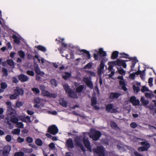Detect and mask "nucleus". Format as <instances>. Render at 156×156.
Instances as JSON below:
<instances>
[{"instance_id":"nucleus-1","label":"nucleus","mask_w":156,"mask_h":156,"mask_svg":"<svg viewBox=\"0 0 156 156\" xmlns=\"http://www.w3.org/2000/svg\"><path fill=\"white\" fill-rule=\"evenodd\" d=\"M63 87L69 97L75 98H78L76 93L72 90L68 84H65L63 85Z\"/></svg>"},{"instance_id":"nucleus-2","label":"nucleus","mask_w":156,"mask_h":156,"mask_svg":"<svg viewBox=\"0 0 156 156\" xmlns=\"http://www.w3.org/2000/svg\"><path fill=\"white\" fill-rule=\"evenodd\" d=\"M101 135V132L98 131L94 130H92L90 135V137L94 140H98Z\"/></svg>"},{"instance_id":"nucleus-3","label":"nucleus","mask_w":156,"mask_h":156,"mask_svg":"<svg viewBox=\"0 0 156 156\" xmlns=\"http://www.w3.org/2000/svg\"><path fill=\"white\" fill-rule=\"evenodd\" d=\"M74 142L76 145L80 148L82 151L85 152L86 150L81 143V140L79 137H76L74 139Z\"/></svg>"},{"instance_id":"nucleus-4","label":"nucleus","mask_w":156,"mask_h":156,"mask_svg":"<svg viewBox=\"0 0 156 156\" xmlns=\"http://www.w3.org/2000/svg\"><path fill=\"white\" fill-rule=\"evenodd\" d=\"M82 140L85 147L87 149V151L90 152H92L90 143L88 140V138L84 137L82 139Z\"/></svg>"},{"instance_id":"nucleus-5","label":"nucleus","mask_w":156,"mask_h":156,"mask_svg":"<svg viewBox=\"0 0 156 156\" xmlns=\"http://www.w3.org/2000/svg\"><path fill=\"white\" fill-rule=\"evenodd\" d=\"M48 132L52 135H55L58 133V129L55 125H52L48 127Z\"/></svg>"},{"instance_id":"nucleus-6","label":"nucleus","mask_w":156,"mask_h":156,"mask_svg":"<svg viewBox=\"0 0 156 156\" xmlns=\"http://www.w3.org/2000/svg\"><path fill=\"white\" fill-rule=\"evenodd\" d=\"M127 60H124L118 59L116 61H112V63L115 65H117L119 66H122L124 68L126 67V63Z\"/></svg>"},{"instance_id":"nucleus-7","label":"nucleus","mask_w":156,"mask_h":156,"mask_svg":"<svg viewBox=\"0 0 156 156\" xmlns=\"http://www.w3.org/2000/svg\"><path fill=\"white\" fill-rule=\"evenodd\" d=\"M106 52L103 50L102 48H100L99 50V53L98 54L94 53L93 55L94 57L95 60H98V56L101 57L102 55L103 57H105L106 56Z\"/></svg>"},{"instance_id":"nucleus-8","label":"nucleus","mask_w":156,"mask_h":156,"mask_svg":"<svg viewBox=\"0 0 156 156\" xmlns=\"http://www.w3.org/2000/svg\"><path fill=\"white\" fill-rule=\"evenodd\" d=\"M113 104H109L106 107V111L108 112H110L111 113H115L116 112L117 110L116 109L113 108Z\"/></svg>"},{"instance_id":"nucleus-9","label":"nucleus","mask_w":156,"mask_h":156,"mask_svg":"<svg viewBox=\"0 0 156 156\" xmlns=\"http://www.w3.org/2000/svg\"><path fill=\"white\" fill-rule=\"evenodd\" d=\"M94 152L97 154L98 156L105 154L103 147L101 146L98 147L94 150Z\"/></svg>"},{"instance_id":"nucleus-10","label":"nucleus","mask_w":156,"mask_h":156,"mask_svg":"<svg viewBox=\"0 0 156 156\" xmlns=\"http://www.w3.org/2000/svg\"><path fill=\"white\" fill-rule=\"evenodd\" d=\"M83 80L84 82L90 88L92 89L93 88V84L90 78L87 77H84L83 78Z\"/></svg>"},{"instance_id":"nucleus-11","label":"nucleus","mask_w":156,"mask_h":156,"mask_svg":"<svg viewBox=\"0 0 156 156\" xmlns=\"http://www.w3.org/2000/svg\"><path fill=\"white\" fill-rule=\"evenodd\" d=\"M66 146L69 148L73 149L74 147V143L71 138H69L67 140L66 142Z\"/></svg>"},{"instance_id":"nucleus-12","label":"nucleus","mask_w":156,"mask_h":156,"mask_svg":"<svg viewBox=\"0 0 156 156\" xmlns=\"http://www.w3.org/2000/svg\"><path fill=\"white\" fill-rule=\"evenodd\" d=\"M11 150V147L9 145L5 146L3 148L2 154L4 156H7Z\"/></svg>"},{"instance_id":"nucleus-13","label":"nucleus","mask_w":156,"mask_h":156,"mask_svg":"<svg viewBox=\"0 0 156 156\" xmlns=\"http://www.w3.org/2000/svg\"><path fill=\"white\" fill-rule=\"evenodd\" d=\"M121 95V94L118 92H111L110 93L109 98L110 99H117Z\"/></svg>"},{"instance_id":"nucleus-14","label":"nucleus","mask_w":156,"mask_h":156,"mask_svg":"<svg viewBox=\"0 0 156 156\" xmlns=\"http://www.w3.org/2000/svg\"><path fill=\"white\" fill-rule=\"evenodd\" d=\"M130 61H132V65L131 66V70L133 71V69L135 67L136 64L138 61L136 58L135 57L132 58L130 57L129 58Z\"/></svg>"},{"instance_id":"nucleus-15","label":"nucleus","mask_w":156,"mask_h":156,"mask_svg":"<svg viewBox=\"0 0 156 156\" xmlns=\"http://www.w3.org/2000/svg\"><path fill=\"white\" fill-rule=\"evenodd\" d=\"M18 79L22 82L27 81L28 80V77L24 74H21L18 76Z\"/></svg>"},{"instance_id":"nucleus-16","label":"nucleus","mask_w":156,"mask_h":156,"mask_svg":"<svg viewBox=\"0 0 156 156\" xmlns=\"http://www.w3.org/2000/svg\"><path fill=\"white\" fill-rule=\"evenodd\" d=\"M7 114L8 115L12 116L15 115V111L12 107H8Z\"/></svg>"},{"instance_id":"nucleus-17","label":"nucleus","mask_w":156,"mask_h":156,"mask_svg":"<svg viewBox=\"0 0 156 156\" xmlns=\"http://www.w3.org/2000/svg\"><path fill=\"white\" fill-rule=\"evenodd\" d=\"M34 71L37 75H40L41 76L44 74V73L41 72L40 69L37 65L34 66Z\"/></svg>"},{"instance_id":"nucleus-18","label":"nucleus","mask_w":156,"mask_h":156,"mask_svg":"<svg viewBox=\"0 0 156 156\" xmlns=\"http://www.w3.org/2000/svg\"><path fill=\"white\" fill-rule=\"evenodd\" d=\"M105 60L104 58H103L101 61V63L99 66V67L98 69V72L101 73L104 69L105 64L104 61Z\"/></svg>"},{"instance_id":"nucleus-19","label":"nucleus","mask_w":156,"mask_h":156,"mask_svg":"<svg viewBox=\"0 0 156 156\" xmlns=\"http://www.w3.org/2000/svg\"><path fill=\"white\" fill-rule=\"evenodd\" d=\"M14 93L18 96L21 94L23 95V91L22 88H20L19 87H17L16 89H15Z\"/></svg>"},{"instance_id":"nucleus-20","label":"nucleus","mask_w":156,"mask_h":156,"mask_svg":"<svg viewBox=\"0 0 156 156\" xmlns=\"http://www.w3.org/2000/svg\"><path fill=\"white\" fill-rule=\"evenodd\" d=\"M10 121L14 124H16L18 121V119L15 115H13L10 118Z\"/></svg>"},{"instance_id":"nucleus-21","label":"nucleus","mask_w":156,"mask_h":156,"mask_svg":"<svg viewBox=\"0 0 156 156\" xmlns=\"http://www.w3.org/2000/svg\"><path fill=\"white\" fill-rule=\"evenodd\" d=\"M81 52H83L84 54V55L87 56L88 59H90V54L89 52L86 50L82 49L80 51Z\"/></svg>"},{"instance_id":"nucleus-22","label":"nucleus","mask_w":156,"mask_h":156,"mask_svg":"<svg viewBox=\"0 0 156 156\" xmlns=\"http://www.w3.org/2000/svg\"><path fill=\"white\" fill-rule=\"evenodd\" d=\"M119 52L117 51H113L112 53L111 58L112 59H116L118 57Z\"/></svg>"},{"instance_id":"nucleus-23","label":"nucleus","mask_w":156,"mask_h":156,"mask_svg":"<svg viewBox=\"0 0 156 156\" xmlns=\"http://www.w3.org/2000/svg\"><path fill=\"white\" fill-rule=\"evenodd\" d=\"M12 38L14 39V42L15 43L17 44H19L20 43V39L16 35H13L12 36Z\"/></svg>"},{"instance_id":"nucleus-24","label":"nucleus","mask_w":156,"mask_h":156,"mask_svg":"<svg viewBox=\"0 0 156 156\" xmlns=\"http://www.w3.org/2000/svg\"><path fill=\"white\" fill-rule=\"evenodd\" d=\"M91 105L92 106L96 105L97 103V100L96 97H93L91 98Z\"/></svg>"},{"instance_id":"nucleus-25","label":"nucleus","mask_w":156,"mask_h":156,"mask_svg":"<svg viewBox=\"0 0 156 156\" xmlns=\"http://www.w3.org/2000/svg\"><path fill=\"white\" fill-rule=\"evenodd\" d=\"M84 88L83 85H80L76 88V91L77 93L81 92Z\"/></svg>"},{"instance_id":"nucleus-26","label":"nucleus","mask_w":156,"mask_h":156,"mask_svg":"<svg viewBox=\"0 0 156 156\" xmlns=\"http://www.w3.org/2000/svg\"><path fill=\"white\" fill-rule=\"evenodd\" d=\"M36 47L39 50L43 52H45L46 51V48L43 46L38 45Z\"/></svg>"},{"instance_id":"nucleus-27","label":"nucleus","mask_w":156,"mask_h":156,"mask_svg":"<svg viewBox=\"0 0 156 156\" xmlns=\"http://www.w3.org/2000/svg\"><path fill=\"white\" fill-rule=\"evenodd\" d=\"M71 75V73L66 72L65 73V75L62 76L63 78L65 80H66L68 78H70Z\"/></svg>"},{"instance_id":"nucleus-28","label":"nucleus","mask_w":156,"mask_h":156,"mask_svg":"<svg viewBox=\"0 0 156 156\" xmlns=\"http://www.w3.org/2000/svg\"><path fill=\"white\" fill-rule=\"evenodd\" d=\"M20 129L17 128L13 129L12 131V134L15 135H19L20 134Z\"/></svg>"},{"instance_id":"nucleus-29","label":"nucleus","mask_w":156,"mask_h":156,"mask_svg":"<svg viewBox=\"0 0 156 156\" xmlns=\"http://www.w3.org/2000/svg\"><path fill=\"white\" fill-rule=\"evenodd\" d=\"M133 89L135 93H137L140 90V88L139 87H136L134 85L133 86Z\"/></svg>"},{"instance_id":"nucleus-30","label":"nucleus","mask_w":156,"mask_h":156,"mask_svg":"<svg viewBox=\"0 0 156 156\" xmlns=\"http://www.w3.org/2000/svg\"><path fill=\"white\" fill-rule=\"evenodd\" d=\"M108 65H109V67L108 68V70L110 71H112L113 67V66L112 65H115L112 63V62H109L108 63Z\"/></svg>"},{"instance_id":"nucleus-31","label":"nucleus","mask_w":156,"mask_h":156,"mask_svg":"<svg viewBox=\"0 0 156 156\" xmlns=\"http://www.w3.org/2000/svg\"><path fill=\"white\" fill-rule=\"evenodd\" d=\"M35 143L37 145L39 146H41L43 144L42 140L39 139H37L36 140Z\"/></svg>"},{"instance_id":"nucleus-32","label":"nucleus","mask_w":156,"mask_h":156,"mask_svg":"<svg viewBox=\"0 0 156 156\" xmlns=\"http://www.w3.org/2000/svg\"><path fill=\"white\" fill-rule=\"evenodd\" d=\"M141 144L143 146V147H147V148H149L150 147V144L146 142H141Z\"/></svg>"},{"instance_id":"nucleus-33","label":"nucleus","mask_w":156,"mask_h":156,"mask_svg":"<svg viewBox=\"0 0 156 156\" xmlns=\"http://www.w3.org/2000/svg\"><path fill=\"white\" fill-rule=\"evenodd\" d=\"M41 94L43 96L48 97L49 95V94H50V92L47 90H45L42 91Z\"/></svg>"},{"instance_id":"nucleus-34","label":"nucleus","mask_w":156,"mask_h":156,"mask_svg":"<svg viewBox=\"0 0 156 156\" xmlns=\"http://www.w3.org/2000/svg\"><path fill=\"white\" fill-rule=\"evenodd\" d=\"M23 151L25 153H31L32 152L33 150L32 148L29 149H27L26 148H23Z\"/></svg>"},{"instance_id":"nucleus-35","label":"nucleus","mask_w":156,"mask_h":156,"mask_svg":"<svg viewBox=\"0 0 156 156\" xmlns=\"http://www.w3.org/2000/svg\"><path fill=\"white\" fill-rule=\"evenodd\" d=\"M141 102L144 105H147L149 103L148 100H146L144 98H142L140 100Z\"/></svg>"},{"instance_id":"nucleus-36","label":"nucleus","mask_w":156,"mask_h":156,"mask_svg":"<svg viewBox=\"0 0 156 156\" xmlns=\"http://www.w3.org/2000/svg\"><path fill=\"white\" fill-rule=\"evenodd\" d=\"M120 55H122V58H128L129 59L130 57H129V55L125 53H120Z\"/></svg>"},{"instance_id":"nucleus-37","label":"nucleus","mask_w":156,"mask_h":156,"mask_svg":"<svg viewBox=\"0 0 156 156\" xmlns=\"http://www.w3.org/2000/svg\"><path fill=\"white\" fill-rule=\"evenodd\" d=\"M19 55L22 58H24L25 56V53L22 51H20L18 52Z\"/></svg>"},{"instance_id":"nucleus-38","label":"nucleus","mask_w":156,"mask_h":156,"mask_svg":"<svg viewBox=\"0 0 156 156\" xmlns=\"http://www.w3.org/2000/svg\"><path fill=\"white\" fill-rule=\"evenodd\" d=\"M148 148L142 146L139 147L138 149V151H147V150Z\"/></svg>"},{"instance_id":"nucleus-39","label":"nucleus","mask_w":156,"mask_h":156,"mask_svg":"<svg viewBox=\"0 0 156 156\" xmlns=\"http://www.w3.org/2000/svg\"><path fill=\"white\" fill-rule=\"evenodd\" d=\"M24 154L22 151L16 152L15 153L14 156H24Z\"/></svg>"},{"instance_id":"nucleus-40","label":"nucleus","mask_w":156,"mask_h":156,"mask_svg":"<svg viewBox=\"0 0 156 156\" xmlns=\"http://www.w3.org/2000/svg\"><path fill=\"white\" fill-rule=\"evenodd\" d=\"M60 105L64 107H66L67 106V103L65 100H62V101L60 102Z\"/></svg>"},{"instance_id":"nucleus-41","label":"nucleus","mask_w":156,"mask_h":156,"mask_svg":"<svg viewBox=\"0 0 156 156\" xmlns=\"http://www.w3.org/2000/svg\"><path fill=\"white\" fill-rule=\"evenodd\" d=\"M2 72L3 73V76H8V70L7 69L5 68H2Z\"/></svg>"},{"instance_id":"nucleus-42","label":"nucleus","mask_w":156,"mask_h":156,"mask_svg":"<svg viewBox=\"0 0 156 156\" xmlns=\"http://www.w3.org/2000/svg\"><path fill=\"white\" fill-rule=\"evenodd\" d=\"M6 62L10 66H13L14 65V62L11 59H8L7 60Z\"/></svg>"},{"instance_id":"nucleus-43","label":"nucleus","mask_w":156,"mask_h":156,"mask_svg":"<svg viewBox=\"0 0 156 156\" xmlns=\"http://www.w3.org/2000/svg\"><path fill=\"white\" fill-rule=\"evenodd\" d=\"M31 90L34 93L37 94H39L40 92L39 89L37 88H32Z\"/></svg>"},{"instance_id":"nucleus-44","label":"nucleus","mask_w":156,"mask_h":156,"mask_svg":"<svg viewBox=\"0 0 156 156\" xmlns=\"http://www.w3.org/2000/svg\"><path fill=\"white\" fill-rule=\"evenodd\" d=\"M16 126L19 128H23L24 127L23 124L22 122H17L16 123Z\"/></svg>"},{"instance_id":"nucleus-45","label":"nucleus","mask_w":156,"mask_h":156,"mask_svg":"<svg viewBox=\"0 0 156 156\" xmlns=\"http://www.w3.org/2000/svg\"><path fill=\"white\" fill-rule=\"evenodd\" d=\"M111 126L112 128H116L117 127V126L116 123L114 121L111 122Z\"/></svg>"},{"instance_id":"nucleus-46","label":"nucleus","mask_w":156,"mask_h":156,"mask_svg":"<svg viewBox=\"0 0 156 156\" xmlns=\"http://www.w3.org/2000/svg\"><path fill=\"white\" fill-rule=\"evenodd\" d=\"M27 73L29 75L31 76H34V75L33 71L32 70H28L27 71Z\"/></svg>"},{"instance_id":"nucleus-47","label":"nucleus","mask_w":156,"mask_h":156,"mask_svg":"<svg viewBox=\"0 0 156 156\" xmlns=\"http://www.w3.org/2000/svg\"><path fill=\"white\" fill-rule=\"evenodd\" d=\"M119 73L122 75H125L126 72L122 69H121L118 70Z\"/></svg>"},{"instance_id":"nucleus-48","label":"nucleus","mask_w":156,"mask_h":156,"mask_svg":"<svg viewBox=\"0 0 156 156\" xmlns=\"http://www.w3.org/2000/svg\"><path fill=\"white\" fill-rule=\"evenodd\" d=\"M5 139L7 142H10L12 140V137L10 135H8L5 136Z\"/></svg>"},{"instance_id":"nucleus-49","label":"nucleus","mask_w":156,"mask_h":156,"mask_svg":"<svg viewBox=\"0 0 156 156\" xmlns=\"http://www.w3.org/2000/svg\"><path fill=\"white\" fill-rule=\"evenodd\" d=\"M1 87L2 89H5L7 87V84L5 82H3L1 84Z\"/></svg>"},{"instance_id":"nucleus-50","label":"nucleus","mask_w":156,"mask_h":156,"mask_svg":"<svg viewBox=\"0 0 156 156\" xmlns=\"http://www.w3.org/2000/svg\"><path fill=\"white\" fill-rule=\"evenodd\" d=\"M6 124L8 125L9 129H12L13 128V125L10 122V121H7L6 122Z\"/></svg>"},{"instance_id":"nucleus-51","label":"nucleus","mask_w":156,"mask_h":156,"mask_svg":"<svg viewBox=\"0 0 156 156\" xmlns=\"http://www.w3.org/2000/svg\"><path fill=\"white\" fill-rule=\"evenodd\" d=\"M51 84L54 87H56L57 86L56 80L54 79L51 80Z\"/></svg>"},{"instance_id":"nucleus-52","label":"nucleus","mask_w":156,"mask_h":156,"mask_svg":"<svg viewBox=\"0 0 156 156\" xmlns=\"http://www.w3.org/2000/svg\"><path fill=\"white\" fill-rule=\"evenodd\" d=\"M18 95L14 93V94L12 95L10 97V98L11 99H16L17 98Z\"/></svg>"},{"instance_id":"nucleus-53","label":"nucleus","mask_w":156,"mask_h":156,"mask_svg":"<svg viewBox=\"0 0 156 156\" xmlns=\"http://www.w3.org/2000/svg\"><path fill=\"white\" fill-rule=\"evenodd\" d=\"M27 141L29 143H31L33 141V139L30 137L28 136L26 138Z\"/></svg>"},{"instance_id":"nucleus-54","label":"nucleus","mask_w":156,"mask_h":156,"mask_svg":"<svg viewBox=\"0 0 156 156\" xmlns=\"http://www.w3.org/2000/svg\"><path fill=\"white\" fill-rule=\"evenodd\" d=\"M136 98L134 96H133L131 97L130 99V102L133 103L136 100Z\"/></svg>"},{"instance_id":"nucleus-55","label":"nucleus","mask_w":156,"mask_h":156,"mask_svg":"<svg viewBox=\"0 0 156 156\" xmlns=\"http://www.w3.org/2000/svg\"><path fill=\"white\" fill-rule=\"evenodd\" d=\"M130 127L133 128H135L137 126V124L135 122H132L130 124Z\"/></svg>"},{"instance_id":"nucleus-56","label":"nucleus","mask_w":156,"mask_h":156,"mask_svg":"<svg viewBox=\"0 0 156 156\" xmlns=\"http://www.w3.org/2000/svg\"><path fill=\"white\" fill-rule=\"evenodd\" d=\"M140 101L138 99H136L135 101L132 103L133 105L137 106L140 103Z\"/></svg>"},{"instance_id":"nucleus-57","label":"nucleus","mask_w":156,"mask_h":156,"mask_svg":"<svg viewBox=\"0 0 156 156\" xmlns=\"http://www.w3.org/2000/svg\"><path fill=\"white\" fill-rule=\"evenodd\" d=\"M91 64L90 63H89L85 66L84 68L86 69H90L91 68Z\"/></svg>"},{"instance_id":"nucleus-58","label":"nucleus","mask_w":156,"mask_h":156,"mask_svg":"<svg viewBox=\"0 0 156 156\" xmlns=\"http://www.w3.org/2000/svg\"><path fill=\"white\" fill-rule=\"evenodd\" d=\"M16 106L18 107H20L23 105V104L21 102L19 101H17L16 103Z\"/></svg>"},{"instance_id":"nucleus-59","label":"nucleus","mask_w":156,"mask_h":156,"mask_svg":"<svg viewBox=\"0 0 156 156\" xmlns=\"http://www.w3.org/2000/svg\"><path fill=\"white\" fill-rule=\"evenodd\" d=\"M41 99L39 98H36L34 99V102L37 104H39L41 102Z\"/></svg>"},{"instance_id":"nucleus-60","label":"nucleus","mask_w":156,"mask_h":156,"mask_svg":"<svg viewBox=\"0 0 156 156\" xmlns=\"http://www.w3.org/2000/svg\"><path fill=\"white\" fill-rule=\"evenodd\" d=\"M141 91L142 92H144L146 91H148V89L145 86H143L141 90Z\"/></svg>"},{"instance_id":"nucleus-61","label":"nucleus","mask_w":156,"mask_h":156,"mask_svg":"<svg viewBox=\"0 0 156 156\" xmlns=\"http://www.w3.org/2000/svg\"><path fill=\"white\" fill-rule=\"evenodd\" d=\"M49 96L48 97L51 98H55L57 96V95L56 94H52V93H50V94H49Z\"/></svg>"},{"instance_id":"nucleus-62","label":"nucleus","mask_w":156,"mask_h":156,"mask_svg":"<svg viewBox=\"0 0 156 156\" xmlns=\"http://www.w3.org/2000/svg\"><path fill=\"white\" fill-rule=\"evenodd\" d=\"M12 82L14 83H16L18 82V80L16 77H13L12 78Z\"/></svg>"},{"instance_id":"nucleus-63","label":"nucleus","mask_w":156,"mask_h":156,"mask_svg":"<svg viewBox=\"0 0 156 156\" xmlns=\"http://www.w3.org/2000/svg\"><path fill=\"white\" fill-rule=\"evenodd\" d=\"M17 141L20 143H22L24 141L23 138H22L20 137H19L17 138Z\"/></svg>"},{"instance_id":"nucleus-64","label":"nucleus","mask_w":156,"mask_h":156,"mask_svg":"<svg viewBox=\"0 0 156 156\" xmlns=\"http://www.w3.org/2000/svg\"><path fill=\"white\" fill-rule=\"evenodd\" d=\"M135 74L134 73H132L130 74L129 75V77L132 80H134L135 77Z\"/></svg>"}]
</instances>
